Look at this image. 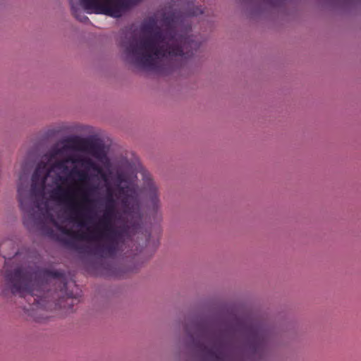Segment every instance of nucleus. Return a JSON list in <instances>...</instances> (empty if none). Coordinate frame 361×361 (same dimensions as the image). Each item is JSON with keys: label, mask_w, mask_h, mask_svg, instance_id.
Wrapping results in <instances>:
<instances>
[{"label": "nucleus", "mask_w": 361, "mask_h": 361, "mask_svg": "<svg viewBox=\"0 0 361 361\" xmlns=\"http://www.w3.org/2000/svg\"><path fill=\"white\" fill-rule=\"evenodd\" d=\"M85 161V162L83 166L84 168L86 169H92L100 175L104 180H106V175L101 166H99L97 163H95L92 159L89 157H87Z\"/></svg>", "instance_id": "4468645a"}, {"label": "nucleus", "mask_w": 361, "mask_h": 361, "mask_svg": "<svg viewBox=\"0 0 361 361\" xmlns=\"http://www.w3.org/2000/svg\"><path fill=\"white\" fill-rule=\"evenodd\" d=\"M116 200L114 198L112 190L110 188L107 189V195L106 197V206L105 209L111 211L116 214Z\"/></svg>", "instance_id": "2eb2a0df"}, {"label": "nucleus", "mask_w": 361, "mask_h": 361, "mask_svg": "<svg viewBox=\"0 0 361 361\" xmlns=\"http://www.w3.org/2000/svg\"><path fill=\"white\" fill-rule=\"evenodd\" d=\"M64 158L68 163H71L73 164H79L83 166L85 162V160H86L87 157H84L80 155L69 154Z\"/></svg>", "instance_id": "f3484780"}, {"label": "nucleus", "mask_w": 361, "mask_h": 361, "mask_svg": "<svg viewBox=\"0 0 361 361\" xmlns=\"http://www.w3.org/2000/svg\"><path fill=\"white\" fill-rule=\"evenodd\" d=\"M61 241L63 243L64 245H66V246L69 247H71V248H73V249H75V250H79L80 252H82L81 250L82 248L80 247H78L75 243L72 240H68V239H62Z\"/></svg>", "instance_id": "a211bd4d"}, {"label": "nucleus", "mask_w": 361, "mask_h": 361, "mask_svg": "<svg viewBox=\"0 0 361 361\" xmlns=\"http://www.w3.org/2000/svg\"><path fill=\"white\" fill-rule=\"evenodd\" d=\"M142 174L143 190L147 199L148 207L154 213H157L160 207L158 188L147 171H144Z\"/></svg>", "instance_id": "1a4fd4ad"}, {"label": "nucleus", "mask_w": 361, "mask_h": 361, "mask_svg": "<svg viewBox=\"0 0 361 361\" xmlns=\"http://www.w3.org/2000/svg\"><path fill=\"white\" fill-rule=\"evenodd\" d=\"M240 328L247 336L249 348L253 354L264 350L267 343V336L261 326L247 322H240Z\"/></svg>", "instance_id": "6e6552de"}, {"label": "nucleus", "mask_w": 361, "mask_h": 361, "mask_svg": "<svg viewBox=\"0 0 361 361\" xmlns=\"http://www.w3.org/2000/svg\"><path fill=\"white\" fill-rule=\"evenodd\" d=\"M72 142L77 144L79 148L83 151L88 152L94 157L100 159L105 156L103 147L92 141L85 139L72 140Z\"/></svg>", "instance_id": "9d476101"}, {"label": "nucleus", "mask_w": 361, "mask_h": 361, "mask_svg": "<svg viewBox=\"0 0 361 361\" xmlns=\"http://www.w3.org/2000/svg\"><path fill=\"white\" fill-rule=\"evenodd\" d=\"M0 252L4 259H9L13 255H18V252H16L14 243L11 240H6L0 244Z\"/></svg>", "instance_id": "f8f14e48"}, {"label": "nucleus", "mask_w": 361, "mask_h": 361, "mask_svg": "<svg viewBox=\"0 0 361 361\" xmlns=\"http://www.w3.org/2000/svg\"><path fill=\"white\" fill-rule=\"evenodd\" d=\"M203 13L201 8L188 5L183 13L165 16L163 30L157 26L154 18L145 20L140 30L147 36L140 39L133 38L125 45L128 59L137 67L160 73L181 67L201 44L197 36L189 35L190 18Z\"/></svg>", "instance_id": "f257e3e1"}, {"label": "nucleus", "mask_w": 361, "mask_h": 361, "mask_svg": "<svg viewBox=\"0 0 361 361\" xmlns=\"http://www.w3.org/2000/svg\"><path fill=\"white\" fill-rule=\"evenodd\" d=\"M80 4L88 13L113 18L121 17L132 6L130 0H80Z\"/></svg>", "instance_id": "423d86ee"}, {"label": "nucleus", "mask_w": 361, "mask_h": 361, "mask_svg": "<svg viewBox=\"0 0 361 361\" xmlns=\"http://www.w3.org/2000/svg\"><path fill=\"white\" fill-rule=\"evenodd\" d=\"M78 301L77 298H73L72 295L67 294V297L66 298V303L68 306V308H71L74 304L75 302Z\"/></svg>", "instance_id": "6ab92c4d"}, {"label": "nucleus", "mask_w": 361, "mask_h": 361, "mask_svg": "<svg viewBox=\"0 0 361 361\" xmlns=\"http://www.w3.org/2000/svg\"><path fill=\"white\" fill-rule=\"evenodd\" d=\"M71 148H73V147H71L67 145H64L61 147L54 146L45 156L48 157V161H51L53 159H56V157L63 155L66 150Z\"/></svg>", "instance_id": "ddd939ff"}, {"label": "nucleus", "mask_w": 361, "mask_h": 361, "mask_svg": "<svg viewBox=\"0 0 361 361\" xmlns=\"http://www.w3.org/2000/svg\"><path fill=\"white\" fill-rule=\"evenodd\" d=\"M198 351L211 361H226L230 357V341L223 336L209 338V345L195 342Z\"/></svg>", "instance_id": "0eeeda50"}, {"label": "nucleus", "mask_w": 361, "mask_h": 361, "mask_svg": "<svg viewBox=\"0 0 361 361\" xmlns=\"http://www.w3.org/2000/svg\"><path fill=\"white\" fill-rule=\"evenodd\" d=\"M70 4L71 7V11L73 16L81 22H86L89 20L88 18L85 16L82 12L78 8L76 5L73 3V1H70Z\"/></svg>", "instance_id": "dca6fc26"}, {"label": "nucleus", "mask_w": 361, "mask_h": 361, "mask_svg": "<svg viewBox=\"0 0 361 361\" xmlns=\"http://www.w3.org/2000/svg\"><path fill=\"white\" fill-rule=\"evenodd\" d=\"M24 224H27V220L25 219H24Z\"/></svg>", "instance_id": "412c9836"}, {"label": "nucleus", "mask_w": 361, "mask_h": 361, "mask_svg": "<svg viewBox=\"0 0 361 361\" xmlns=\"http://www.w3.org/2000/svg\"><path fill=\"white\" fill-rule=\"evenodd\" d=\"M59 179L60 181H61V183H65L68 180V177L59 176Z\"/></svg>", "instance_id": "aec40b11"}, {"label": "nucleus", "mask_w": 361, "mask_h": 361, "mask_svg": "<svg viewBox=\"0 0 361 361\" xmlns=\"http://www.w3.org/2000/svg\"><path fill=\"white\" fill-rule=\"evenodd\" d=\"M68 164L65 158L55 160L50 166L48 163L41 161L32 176L30 192L27 191V186L22 184L18 185V197L20 209L30 219H34L35 210L39 208V202L33 200V196L43 195L47 180L53 170L56 169L63 173L69 174L71 171ZM68 177L70 178L69 176Z\"/></svg>", "instance_id": "20e7f679"}, {"label": "nucleus", "mask_w": 361, "mask_h": 361, "mask_svg": "<svg viewBox=\"0 0 361 361\" xmlns=\"http://www.w3.org/2000/svg\"><path fill=\"white\" fill-rule=\"evenodd\" d=\"M73 176L78 177V182L81 185L78 189L82 192L80 200L75 201L74 200L75 191L73 188H65L61 185H58L52 190L51 197L54 200L68 206L70 211L68 220L71 222L76 224L80 227H85L86 216L84 212L87 210V204L93 202L88 198V190L83 188V186L90 180V175L85 170H79L76 167H73L69 173V177Z\"/></svg>", "instance_id": "39448f33"}, {"label": "nucleus", "mask_w": 361, "mask_h": 361, "mask_svg": "<svg viewBox=\"0 0 361 361\" xmlns=\"http://www.w3.org/2000/svg\"><path fill=\"white\" fill-rule=\"evenodd\" d=\"M57 228L61 233L71 237L73 240L92 242V236L88 231L87 232L74 231L71 228L63 226H57Z\"/></svg>", "instance_id": "9b49d317"}, {"label": "nucleus", "mask_w": 361, "mask_h": 361, "mask_svg": "<svg viewBox=\"0 0 361 361\" xmlns=\"http://www.w3.org/2000/svg\"><path fill=\"white\" fill-rule=\"evenodd\" d=\"M51 279H62L63 288H66L63 271L39 268L35 264L21 266L6 274L11 293L27 298L30 305L29 307H25L27 311L47 308L49 291L46 290Z\"/></svg>", "instance_id": "7ed1b4c3"}, {"label": "nucleus", "mask_w": 361, "mask_h": 361, "mask_svg": "<svg viewBox=\"0 0 361 361\" xmlns=\"http://www.w3.org/2000/svg\"><path fill=\"white\" fill-rule=\"evenodd\" d=\"M118 192L122 196L121 202L123 212L127 216L128 224L123 227H115L112 221L116 214L105 209L92 228L87 229L92 242L96 244L87 252L104 262L98 269L102 275L108 276L120 275L116 266L112 263H106L105 259L116 255L124 233L128 231L137 232L142 223V214L137 197L129 194L128 190L123 187H118Z\"/></svg>", "instance_id": "f03ea898"}]
</instances>
